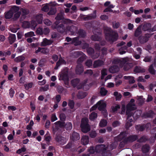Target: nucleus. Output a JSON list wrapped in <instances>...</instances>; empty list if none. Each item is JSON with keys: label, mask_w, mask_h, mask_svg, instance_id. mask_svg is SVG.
Segmentation results:
<instances>
[{"label": "nucleus", "mask_w": 156, "mask_h": 156, "mask_svg": "<svg viewBox=\"0 0 156 156\" xmlns=\"http://www.w3.org/2000/svg\"><path fill=\"white\" fill-rule=\"evenodd\" d=\"M105 37L107 41L111 43L116 41L119 38L117 32L111 28L106 27L104 28Z\"/></svg>", "instance_id": "nucleus-1"}, {"label": "nucleus", "mask_w": 156, "mask_h": 156, "mask_svg": "<svg viewBox=\"0 0 156 156\" xmlns=\"http://www.w3.org/2000/svg\"><path fill=\"white\" fill-rule=\"evenodd\" d=\"M80 80L77 78L72 80L71 81L72 85L73 88L76 87L79 90L83 88L85 91H87L89 88L88 85L85 83H80Z\"/></svg>", "instance_id": "nucleus-2"}, {"label": "nucleus", "mask_w": 156, "mask_h": 156, "mask_svg": "<svg viewBox=\"0 0 156 156\" xmlns=\"http://www.w3.org/2000/svg\"><path fill=\"white\" fill-rule=\"evenodd\" d=\"M88 122V119L87 118H84L81 119L80 126L81 130L83 133H87L90 130V127Z\"/></svg>", "instance_id": "nucleus-3"}, {"label": "nucleus", "mask_w": 156, "mask_h": 156, "mask_svg": "<svg viewBox=\"0 0 156 156\" xmlns=\"http://www.w3.org/2000/svg\"><path fill=\"white\" fill-rule=\"evenodd\" d=\"M51 27L53 29H56L57 31L60 33L63 34L66 32V27L62 23L59 24L58 21H56L52 25Z\"/></svg>", "instance_id": "nucleus-4"}, {"label": "nucleus", "mask_w": 156, "mask_h": 156, "mask_svg": "<svg viewBox=\"0 0 156 156\" xmlns=\"http://www.w3.org/2000/svg\"><path fill=\"white\" fill-rule=\"evenodd\" d=\"M68 70H65L62 72V74L60 75V77L59 78V80H63L64 83V84L66 86V87H68L69 85V78L68 74Z\"/></svg>", "instance_id": "nucleus-5"}, {"label": "nucleus", "mask_w": 156, "mask_h": 156, "mask_svg": "<svg viewBox=\"0 0 156 156\" xmlns=\"http://www.w3.org/2000/svg\"><path fill=\"white\" fill-rule=\"evenodd\" d=\"M138 139V136L137 135H130L126 138H125L122 142H121L120 145H121L123 143L124 144H126L128 142H133L137 140Z\"/></svg>", "instance_id": "nucleus-6"}, {"label": "nucleus", "mask_w": 156, "mask_h": 156, "mask_svg": "<svg viewBox=\"0 0 156 156\" xmlns=\"http://www.w3.org/2000/svg\"><path fill=\"white\" fill-rule=\"evenodd\" d=\"M152 34L147 33L144 34V36H140L138 39L139 42L141 44H144L147 42L149 39L151 37Z\"/></svg>", "instance_id": "nucleus-7"}, {"label": "nucleus", "mask_w": 156, "mask_h": 156, "mask_svg": "<svg viewBox=\"0 0 156 156\" xmlns=\"http://www.w3.org/2000/svg\"><path fill=\"white\" fill-rule=\"evenodd\" d=\"M87 51L88 54L93 59H95L99 57L100 54L99 53H96L94 54V50L93 48L89 47L87 48Z\"/></svg>", "instance_id": "nucleus-8"}, {"label": "nucleus", "mask_w": 156, "mask_h": 156, "mask_svg": "<svg viewBox=\"0 0 156 156\" xmlns=\"http://www.w3.org/2000/svg\"><path fill=\"white\" fill-rule=\"evenodd\" d=\"M55 140V141L60 145H63L66 142V139L59 134H56Z\"/></svg>", "instance_id": "nucleus-9"}, {"label": "nucleus", "mask_w": 156, "mask_h": 156, "mask_svg": "<svg viewBox=\"0 0 156 156\" xmlns=\"http://www.w3.org/2000/svg\"><path fill=\"white\" fill-rule=\"evenodd\" d=\"M80 17L81 19H83L84 21H88L96 18V13L89 14L86 16L80 14Z\"/></svg>", "instance_id": "nucleus-10"}, {"label": "nucleus", "mask_w": 156, "mask_h": 156, "mask_svg": "<svg viewBox=\"0 0 156 156\" xmlns=\"http://www.w3.org/2000/svg\"><path fill=\"white\" fill-rule=\"evenodd\" d=\"M66 61L62 57L61 55H60L58 60L56 62L54 69H57L58 67L61 65L62 64L66 65Z\"/></svg>", "instance_id": "nucleus-11"}, {"label": "nucleus", "mask_w": 156, "mask_h": 156, "mask_svg": "<svg viewBox=\"0 0 156 156\" xmlns=\"http://www.w3.org/2000/svg\"><path fill=\"white\" fill-rule=\"evenodd\" d=\"M66 32L69 31L71 34L72 35H75L77 30V27L73 25L66 27Z\"/></svg>", "instance_id": "nucleus-12"}, {"label": "nucleus", "mask_w": 156, "mask_h": 156, "mask_svg": "<svg viewBox=\"0 0 156 156\" xmlns=\"http://www.w3.org/2000/svg\"><path fill=\"white\" fill-rule=\"evenodd\" d=\"M127 133L125 131L122 132L120 133V134L115 137V139L118 141H120L122 140H123L126 138L127 136Z\"/></svg>", "instance_id": "nucleus-13"}, {"label": "nucleus", "mask_w": 156, "mask_h": 156, "mask_svg": "<svg viewBox=\"0 0 156 156\" xmlns=\"http://www.w3.org/2000/svg\"><path fill=\"white\" fill-rule=\"evenodd\" d=\"M83 71V67L81 64H78L76 68V73L77 74H80Z\"/></svg>", "instance_id": "nucleus-14"}, {"label": "nucleus", "mask_w": 156, "mask_h": 156, "mask_svg": "<svg viewBox=\"0 0 156 156\" xmlns=\"http://www.w3.org/2000/svg\"><path fill=\"white\" fill-rule=\"evenodd\" d=\"M135 104L134 103H128L126 105V113L128 112V111H134L135 110L136 108V107Z\"/></svg>", "instance_id": "nucleus-15"}, {"label": "nucleus", "mask_w": 156, "mask_h": 156, "mask_svg": "<svg viewBox=\"0 0 156 156\" xmlns=\"http://www.w3.org/2000/svg\"><path fill=\"white\" fill-rule=\"evenodd\" d=\"M151 24L149 23H145L143 26L142 29L144 31L151 32Z\"/></svg>", "instance_id": "nucleus-16"}, {"label": "nucleus", "mask_w": 156, "mask_h": 156, "mask_svg": "<svg viewBox=\"0 0 156 156\" xmlns=\"http://www.w3.org/2000/svg\"><path fill=\"white\" fill-rule=\"evenodd\" d=\"M154 115V112L152 110H150L144 113L143 116L145 118H152Z\"/></svg>", "instance_id": "nucleus-17"}, {"label": "nucleus", "mask_w": 156, "mask_h": 156, "mask_svg": "<svg viewBox=\"0 0 156 156\" xmlns=\"http://www.w3.org/2000/svg\"><path fill=\"white\" fill-rule=\"evenodd\" d=\"M70 138L73 141H77L80 139L79 134L75 132H73L70 135Z\"/></svg>", "instance_id": "nucleus-18"}, {"label": "nucleus", "mask_w": 156, "mask_h": 156, "mask_svg": "<svg viewBox=\"0 0 156 156\" xmlns=\"http://www.w3.org/2000/svg\"><path fill=\"white\" fill-rule=\"evenodd\" d=\"M119 70V66L116 65L111 66L109 69V72L111 73H114L118 72Z\"/></svg>", "instance_id": "nucleus-19"}, {"label": "nucleus", "mask_w": 156, "mask_h": 156, "mask_svg": "<svg viewBox=\"0 0 156 156\" xmlns=\"http://www.w3.org/2000/svg\"><path fill=\"white\" fill-rule=\"evenodd\" d=\"M141 27V25H140L136 29L134 33V36L135 37H139L142 34Z\"/></svg>", "instance_id": "nucleus-20"}, {"label": "nucleus", "mask_w": 156, "mask_h": 156, "mask_svg": "<svg viewBox=\"0 0 156 156\" xmlns=\"http://www.w3.org/2000/svg\"><path fill=\"white\" fill-rule=\"evenodd\" d=\"M133 71L135 73H143L145 72V70L141 67L136 66L133 69Z\"/></svg>", "instance_id": "nucleus-21"}, {"label": "nucleus", "mask_w": 156, "mask_h": 156, "mask_svg": "<svg viewBox=\"0 0 156 156\" xmlns=\"http://www.w3.org/2000/svg\"><path fill=\"white\" fill-rule=\"evenodd\" d=\"M8 40L9 44H12L16 40L15 34H10L8 37Z\"/></svg>", "instance_id": "nucleus-22"}, {"label": "nucleus", "mask_w": 156, "mask_h": 156, "mask_svg": "<svg viewBox=\"0 0 156 156\" xmlns=\"http://www.w3.org/2000/svg\"><path fill=\"white\" fill-rule=\"evenodd\" d=\"M82 144L84 145L88 144L89 142V139L88 136H82L81 139Z\"/></svg>", "instance_id": "nucleus-23"}, {"label": "nucleus", "mask_w": 156, "mask_h": 156, "mask_svg": "<svg viewBox=\"0 0 156 156\" xmlns=\"http://www.w3.org/2000/svg\"><path fill=\"white\" fill-rule=\"evenodd\" d=\"M104 64V62L102 60H98L94 62L93 67L94 68H97L102 66Z\"/></svg>", "instance_id": "nucleus-24"}, {"label": "nucleus", "mask_w": 156, "mask_h": 156, "mask_svg": "<svg viewBox=\"0 0 156 156\" xmlns=\"http://www.w3.org/2000/svg\"><path fill=\"white\" fill-rule=\"evenodd\" d=\"M141 149L143 153H146L149 151L150 146L148 144H145L142 146Z\"/></svg>", "instance_id": "nucleus-25"}, {"label": "nucleus", "mask_w": 156, "mask_h": 156, "mask_svg": "<svg viewBox=\"0 0 156 156\" xmlns=\"http://www.w3.org/2000/svg\"><path fill=\"white\" fill-rule=\"evenodd\" d=\"M78 34L79 36L82 38H84L87 36L85 31L82 29H80L78 31Z\"/></svg>", "instance_id": "nucleus-26"}, {"label": "nucleus", "mask_w": 156, "mask_h": 156, "mask_svg": "<svg viewBox=\"0 0 156 156\" xmlns=\"http://www.w3.org/2000/svg\"><path fill=\"white\" fill-rule=\"evenodd\" d=\"M87 94L86 92L79 91L77 94V96L79 99H83L85 97Z\"/></svg>", "instance_id": "nucleus-27"}, {"label": "nucleus", "mask_w": 156, "mask_h": 156, "mask_svg": "<svg viewBox=\"0 0 156 156\" xmlns=\"http://www.w3.org/2000/svg\"><path fill=\"white\" fill-rule=\"evenodd\" d=\"M72 43L75 46L80 45L81 42L79 40V38L78 37H75L72 39Z\"/></svg>", "instance_id": "nucleus-28"}, {"label": "nucleus", "mask_w": 156, "mask_h": 156, "mask_svg": "<svg viewBox=\"0 0 156 156\" xmlns=\"http://www.w3.org/2000/svg\"><path fill=\"white\" fill-rule=\"evenodd\" d=\"M124 78L125 80H129V84L134 83L135 82L134 78L133 76H125L124 77Z\"/></svg>", "instance_id": "nucleus-29"}, {"label": "nucleus", "mask_w": 156, "mask_h": 156, "mask_svg": "<svg viewBox=\"0 0 156 156\" xmlns=\"http://www.w3.org/2000/svg\"><path fill=\"white\" fill-rule=\"evenodd\" d=\"M35 19L38 23H41L43 20L42 15L41 14H40L37 15L36 16Z\"/></svg>", "instance_id": "nucleus-30"}, {"label": "nucleus", "mask_w": 156, "mask_h": 156, "mask_svg": "<svg viewBox=\"0 0 156 156\" xmlns=\"http://www.w3.org/2000/svg\"><path fill=\"white\" fill-rule=\"evenodd\" d=\"M106 104L105 103H102L100 104L98 107V109L101 111H102L103 113H106Z\"/></svg>", "instance_id": "nucleus-31"}, {"label": "nucleus", "mask_w": 156, "mask_h": 156, "mask_svg": "<svg viewBox=\"0 0 156 156\" xmlns=\"http://www.w3.org/2000/svg\"><path fill=\"white\" fill-rule=\"evenodd\" d=\"M13 14L12 12H11V11L9 10L7 12L5 13V19H10L12 17Z\"/></svg>", "instance_id": "nucleus-32"}, {"label": "nucleus", "mask_w": 156, "mask_h": 156, "mask_svg": "<svg viewBox=\"0 0 156 156\" xmlns=\"http://www.w3.org/2000/svg\"><path fill=\"white\" fill-rule=\"evenodd\" d=\"M108 93V90H106L104 87H101L100 88V94L101 96H105Z\"/></svg>", "instance_id": "nucleus-33"}, {"label": "nucleus", "mask_w": 156, "mask_h": 156, "mask_svg": "<svg viewBox=\"0 0 156 156\" xmlns=\"http://www.w3.org/2000/svg\"><path fill=\"white\" fill-rule=\"evenodd\" d=\"M97 117V114L95 112H92L89 115V119L90 120L93 121Z\"/></svg>", "instance_id": "nucleus-34"}, {"label": "nucleus", "mask_w": 156, "mask_h": 156, "mask_svg": "<svg viewBox=\"0 0 156 156\" xmlns=\"http://www.w3.org/2000/svg\"><path fill=\"white\" fill-rule=\"evenodd\" d=\"M135 128L136 129L139 131H143L145 129V127L144 125H138L136 126Z\"/></svg>", "instance_id": "nucleus-35"}, {"label": "nucleus", "mask_w": 156, "mask_h": 156, "mask_svg": "<svg viewBox=\"0 0 156 156\" xmlns=\"http://www.w3.org/2000/svg\"><path fill=\"white\" fill-rule=\"evenodd\" d=\"M91 40L94 41H100L101 40L100 37L96 34L92 35L91 37Z\"/></svg>", "instance_id": "nucleus-36"}, {"label": "nucleus", "mask_w": 156, "mask_h": 156, "mask_svg": "<svg viewBox=\"0 0 156 156\" xmlns=\"http://www.w3.org/2000/svg\"><path fill=\"white\" fill-rule=\"evenodd\" d=\"M25 57L23 55L19 56L15 59V61L17 62L23 61L25 59Z\"/></svg>", "instance_id": "nucleus-37"}, {"label": "nucleus", "mask_w": 156, "mask_h": 156, "mask_svg": "<svg viewBox=\"0 0 156 156\" xmlns=\"http://www.w3.org/2000/svg\"><path fill=\"white\" fill-rule=\"evenodd\" d=\"M148 71L152 75H154L155 74L156 70L154 68L153 64H151L149 66Z\"/></svg>", "instance_id": "nucleus-38"}, {"label": "nucleus", "mask_w": 156, "mask_h": 156, "mask_svg": "<svg viewBox=\"0 0 156 156\" xmlns=\"http://www.w3.org/2000/svg\"><path fill=\"white\" fill-rule=\"evenodd\" d=\"M113 95L115 97L116 101H120L122 96L121 94H119L117 91L114 92Z\"/></svg>", "instance_id": "nucleus-39"}, {"label": "nucleus", "mask_w": 156, "mask_h": 156, "mask_svg": "<svg viewBox=\"0 0 156 156\" xmlns=\"http://www.w3.org/2000/svg\"><path fill=\"white\" fill-rule=\"evenodd\" d=\"M107 124V122L106 120L104 119H101L99 124V126L101 127L106 126Z\"/></svg>", "instance_id": "nucleus-40"}, {"label": "nucleus", "mask_w": 156, "mask_h": 156, "mask_svg": "<svg viewBox=\"0 0 156 156\" xmlns=\"http://www.w3.org/2000/svg\"><path fill=\"white\" fill-rule=\"evenodd\" d=\"M75 103L73 100L69 99L68 102V105L69 106L70 108L73 109L74 108Z\"/></svg>", "instance_id": "nucleus-41"}, {"label": "nucleus", "mask_w": 156, "mask_h": 156, "mask_svg": "<svg viewBox=\"0 0 156 156\" xmlns=\"http://www.w3.org/2000/svg\"><path fill=\"white\" fill-rule=\"evenodd\" d=\"M9 10L11 11V12H13V14L14 13H16L19 11V8L17 6H14L12 7Z\"/></svg>", "instance_id": "nucleus-42"}, {"label": "nucleus", "mask_w": 156, "mask_h": 156, "mask_svg": "<svg viewBox=\"0 0 156 156\" xmlns=\"http://www.w3.org/2000/svg\"><path fill=\"white\" fill-rule=\"evenodd\" d=\"M64 18L63 14L62 13H58L57 16L55 17V19L56 21H59L62 20Z\"/></svg>", "instance_id": "nucleus-43"}, {"label": "nucleus", "mask_w": 156, "mask_h": 156, "mask_svg": "<svg viewBox=\"0 0 156 156\" xmlns=\"http://www.w3.org/2000/svg\"><path fill=\"white\" fill-rule=\"evenodd\" d=\"M65 127L66 130H71L72 128V124L71 122H67L65 124Z\"/></svg>", "instance_id": "nucleus-44"}, {"label": "nucleus", "mask_w": 156, "mask_h": 156, "mask_svg": "<svg viewBox=\"0 0 156 156\" xmlns=\"http://www.w3.org/2000/svg\"><path fill=\"white\" fill-rule=\"evenodd\" d=\"M33 85L32 82H30L27 84H25L24 85V87L25 89L27 90H28L29 89L31 88Z\"/></svg>", "instance_id": "nucleus-45"}, {"label": "nucleus", "mask_w": 156, "mask_h": 156, "mask_svg": "<svg viewBox=\"0 0 156 156\" xmlns=\"http://www.w3.org/2000/svg\"><path fill=\"white\" fill-rule=\"evenodd\" d=\"M55 123L58 125L60 128H63L65 127V123L64 121H58L55 122Z\"/></svg>", "instance_id": "nucleus-46"}, {"label": "nucleus", "mask_w": 156, "mask_h": 156, "mask_svg": "<svg viewBox=\"0 0 156 156\" xmlns=\"http://www.w3.org/2000/svg\"><path fill=\"white\" fill-rule=\"evenodd\" d=\"M49 88L48 84H46L44 87H40V91H47Z\"/></svg>", "instance_id": "nucleus-47"}, {"label": "nucleus", "mask_w": 156, "mask_h": 156, "mask_svg": "<svg viewBox=\"0 0 156 156\" xmlns=\"http://www.w3.org/2000/svg\"><path fill=\"white\" fill-rule=\"evenodd\" d=\"M120 105H117L115 106H112L111 107V109L113 112H117L118 109L120 108Z\"/></svg>", "instance_id": "nucleus-48"}, {"label": "nucleus", "mask_w": 156, "mask_h": 156, "mask_svg": "<svg viewBox=\"0 0 156 156\" xmlns=\"http://www.w3.org/2000/svg\"><path fill=\"white\" fill-rule=\"evenodd\" d=\"M132 64L131 63H128L125 65L124 66V69L125 70L127 71L129 70L131 67Z\"/></svg>", "instance_id": "nucleus-49"}, {"label": "nucleus", "mask_w": 156, "mask_h": 156, "mask_svg": "<svg viewBox=\"0 0 156 156\" xmlns=\"http://www.w3.org/2000/svg\"><path fill=\"white\" fill-rule=\"evenodd\" d=\"M56 12V10L54 7H51L48 13L49 15H54Z\"/></svg>", "instance_id": "nucleus-50"}, {"label": "nucleus", "mask_w": 156, "mask_h": 156, "mask_svg": "<svg viewBox=\"0 0 156 156\" xmlns=\"http://www.w3.org/2000/svg\"><path fill=\"white\" fill-rule=\"evenodd\" d=\"M43 42L45 46L50 45L52 43V42L51 41L48 40L46 38H44V39Z\"/></svg>", "instance_id": "nucleus-51"}, {"label": "nucleus", "mask_w": 156, "mask_h": 156, "mask_svg": "<svg viewBox=\"0 0 156 156\" xmlns=\"http://www.w3.org/2000/svg\"><path fill=\"white\" fill-rule=\"evenodd\" d=\"M60 120L62 121H64L66 118V115L64 113H61L59 115Z\"/></svg>", "instance_id": "nucleus-52"}, {"label": "nucleus", "mask_w": 156, "mask_h": 156, "mask_svg": "<svg viewBox=\"0 0 156 156\" xmlns=\"http://www.w3.org/2000/svg\"><path fill=\"white\" fill-rule=\"evenodd\" d=\"M147 140L145 136H143L137 140V141L139 142H145Z\"/></svg>", "instance_id": "nucleus-53"}, {"label": "nucleus", "mask_w": 156, "mask_h": 156, "mask_svg": "<svg viewBox=\"0 0 156 156\" xmlns=\"http://www.w3.org/2000/svg\"><path fill=\"white\" fill-rule=\"evenodd\" d=\"M7 132V130L6 128L2 127H0V135H2L6 133Z\"/></svg>", "instance_id": "nucleus-54"}, {"label": "nucleus", "mask_w": 156, "mask_h": 156, "mask_svg": "<svg viewBox=\"0 0 156 156\" xmlns=\"http://www.w3.org/2000/svg\"><path fill=\"white\" fill-rule=\"evenodd\" d=\"M85 64L87 66L90 67L92 66V60L91 59L87 60L85 63Z\"/></svg>", "instance_id": "nucleus-55"}, {"label": "nucleus", "mask_w": 156, "mask_h": 156, "mask_svg": "<svg viewBox=\"0 0 156 156\" xmlns=\"http://www.w3.org/2000/svg\"><path fill=\"white\" fill-rule=\"evenodd\" d=\"M34 35V33L33 31L28 32L25 34V37H31Z\"/></svg>", "instance_id": "nucleus-56"}, {"label": "nucleus", "mask_w": 156, "mask_h": 156, "mask_svg": "<svg viewBox=\"0 0 156 156\" xmlns=\"http://www.w3.org/2000/svg\"><path fill=\"white\" fill-rule=\"evenodd\" d=\"M101 79L103 80L105 76L107 75V71L105 69H103L101 71Z\"/></svg>", "instance_id": "nucleus-57"}, {"label": "nucleus", "mask_w": 156, "mask_h": 156, "mask_svg": "<svg viewBox=\"0 0 156 156\" xmlns=\"http://www.w3.org/2000/svg\"><path fill=\"white\" fill-rule=\"evenodd\" d=\"M63 22L64 24H69L72 23V21L69 19H65L63 20Z\"/></svg>", "instance_id": "nucleus-58"}, {"label": "nucleus", "mask_w": 156, "mask_h": 156, "mask_svg": "<svg viewBox=\"0 0 156 156\" xmlns=\"http://www.w3.org/2000/svg\"><path fill=\"white\" fill-rule=\"evenodd\" d=\"M44 23L47 26H50L52 24V22L48 19H45L43 21Z\"/></svg>", "instance_id": "nucleus-59"}, {"label": "nucleus", "mask_w": 156, "mask_h": 156, "mask_svg": "<svg viewBox=\"0 0 156 156\" xmlns=\"http://www.w3.org/2000/svg\"><path fill=\"white\" fill-rule=\"evenodd\" d=\"M23 26L25 28H29L30 23L28 21H24L23 23Z\"/></svg>", "instance_id": "nucleus-60"}, {"label": "nucleus", "mask_w": 156, "mask_h": 156, "mask_svg": "<svg viewBox=\"0 0 156 156\" xmlns=\"http://www.w3.org/2000/svg\"><path fill=\"white\" fill-rule=\"evenodd\" d=\"M37 33L41 35L43 34V29L42 28L39 27L36 30Z\"/></svg>", "instance_id": "nucleus-61"}, {"label": "nucleus", "mask_w": 156, "mask_h": 156, "mask_svg": "<svg viewBox=\"0 0 156 156\" xmlns=\"http://www.w3.org/2000/svg\"><path fill=\"white\" fill-rule=\"evenodd\" d=\"M89 135L91 138H94L97 136V133L95 131H92L90 132Z\"/></svg>", "instance_id": "nucleus-62"}, {"label": "nucleus", "mask_w": 156, "mask_h": 156, "mask_svg": "<svg viewBox=\"0 0 156 156\" xmlns=\"http://www.w3.org/2000/svg\"><path fill=\"white\" fill-rule=\"evenodd\" d=\"M57 120V118L55 114H53L51 115V121L52 122H53Z\"/></svg>", "instance_id": "nucleus-63"}, {"label": "nucleus", "mask_w": 156, "mask_h": 156, "mask_svg": "<svg viewBox=\"0 0 156 156\" xmlns=\"http://www.w3.org/2000/svg\"><path fill=\"white\" fill-rule=\"evenodd\" d=\"M120 123L118 121H115L112 123V126L114 127H115L120 125Z\"/></svg>", "instance_id": "nucleus-64"}]
</instances>
